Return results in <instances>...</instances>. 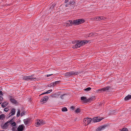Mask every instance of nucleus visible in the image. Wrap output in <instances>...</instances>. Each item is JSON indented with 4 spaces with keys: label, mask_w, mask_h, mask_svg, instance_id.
Returning a JSON list of instances; mask_svg holds the SVG:
<instances>
[{
    "label": "nucleus",
    "mask_w": 131,
    "mask_h": 131,
    "mask_svg": "<svg viewBox=\"0 0 131 131\" xmlns=\"http://www.w3.org/2000/svg\"><path fill=\"white\" fill-rule=\"evenodd\" d=\"M75 2L73 1H71L68 3L65 4V6L68 7V9H74L75 6Z\"/></svg>",
    "instance_id": "f257e3e1"
},
{
    "label": "nucleus",
    "mask_w": 131,
    "mask_h": 131,
    "mask_svg": "<svg viewBox=\"0 0 131 131\" xmlns=\"http://www.w3.org/2000/svg\"><path fill=\"white\" fill-rule=\"evenodd\" d=\"M85 20L82 19H79L73 20V24L75 25H79L83 23Z\"/></svg>",
    "instance_id": "f03ea898"
},
{
    "label": "nucleus",
    "mask_w": 131,
    "mask_h": 131,
    "mask_svg": "<svg viewBox=\"0 0 131 131\" xmlns=\"http://www.w3.org/2000/svg\"><path fill=\"white\" fill-rule=\"evenodd\" d=\"M112 89L111 86H107L106 87H104L102 89H99L97 90L96 91L97 92L100 93L102 91H107L111 90Z\"/></svg>",
    "instance_id": "7ed1b4c3"
},
{
    "label": "nucleus",
    "mask_w": 131,
    "mask_h": 131,
    "mask_svg": "<svg viewBox=\"0 0 131 131\" xmlns=\"http://www.w3.org/2000/svg\"><path fill=\"white\" fill-rule=\"evenodd\" d=\"M79 73L78 72H74V71H71L67 72L65 74V75L66 77L70 76L72 75H77Z\"/></svg>",
    "instance_id": "20e7f679"
},
{
    "label": "nucleus",
    "mask_w": 131,
    "mask_h": 131,
    "mask_svg": "<svg viewBox=\"0 0 131 131\" xmlns=\"http://www.w3.org/2000/svg\"><path fill=\"white\" fill-rule=\"evenodd\" d=\"M92 120V119L91 118L88 117L85 118L83 120L84 125L86 126L88 125L90 123Z\"/></svg>",
    "instance_id": "39448f33"
},
{
    "label": "nucleus",
    "mask_w": 131,
    "mask_h": 131,
    "mask_svg": "<svg viewBox=\"0 0 131 131\" xmlns=\"http://www.w3.org/2000/svg\"><path fill=\"white\" fill-rule=\"evenodd\" d=\"M34 75H32L30 76H25L23 78V79L24 80H26L27 81L32 80L36 79L35 78L31 77H33V76Z\"/></svg>",
    "instance_id": "423d86ee"
},
{
    "label": "nucleus",
    "mask_w": 131,
    "mask_h": 131,
    "mask_svg": "<svg viewBox=\"0 0 131 131\" xmlns=\"http://www.w3.org/2000/svg\"><path fill=\"white\" fill-rule=\"evenodd\" d=\"M15 119V118L14 117L10 120L8 121L9 123L11 125L10 126H12V127L17 125L16 123L15 122L13 121Z\"/></svg>",
    "instance_id": "0eeeda50"
},
{
    "label": "nucleus",
    "mask_w": 131,
    "mask_h": 131,
    "mask_svg": "<svg viewBox=\"0 0 131 131\" xmlns=\"http://www.w3.org/2000/svg\"><path fill=\"white\" fill-rule=\"evenodd\" d=\"M78 42H79V43L80 44V45L81 47L82 46L84 45L85 44L87 43L88 41L87 40H84L83 41L81 40H78Z\"/></svg>",
    "instance_id": "6e6552de"
},
{
    "label": "nucleus",
    "mask_w": 131,
    "mask_h": 131,
    "mask_svg": "<svg viewBox=\"0 0 131 131\" xmlns=\"http://www.w3.org/2000/svg\"><path fill=\"white\" fill-rule=\"evenodd\" d=\"M9 123L8 121L5 123V124L2 125H1V127L3 129H7L8 127L9 124H8Z\"/></svg>",
    "instance_id": "1a4fd4ad"
},
{
    "label": "nucleus",
    "mask_w": 131,
    "mask_h": 131,
    "mask_svg": "<svg viewBox=\"0 0 131 131\" xmlns=\"http://www.w3.org/2000/svg\"><path fill=\"white\" fill-rule=\"evenodd\" d=\"M24 126L23 124L20 125L17 128V131H23L24 129Z\"/></svg>",
    "instance_id": "9d476101"
},
{
    "label": "nucleus",
    "mask_w": 131,
    "mask_h": 131,
    "mask_svg": "<svg viewBox=\"0 0 131 131\" xmlns=\"http://www.w3.org/2000/svg\"><path fill=\"white\" fill-rule=\"evenodd\" d=\"M15 109L14 108H13L11 110L10 113L9 114V115L8 117V118L11 117L12 115H15Z\"/></svg>",
    "instance_id": "9b49d317"
},
{
    "label": "nucleus",
    "mask_w": 131,
    "mask_h": 131,
    "mask_svg": "<svg viewBox=\"0 0 131 131\" xmlns=\"http://www.w3.org/2000/svg\"><path fill=\"white\" fill-rule=\"evenodd\" d=\"M103 119V118L100 119L97 117H95L93 118L92 121L93 122H97L100 121Z\"/></svg>",
    "instance_id": "f8f14e48"
},
{
    "label": "nucleus",
    "mask_w": 131,
    "mask_h": 131,
    "mask_svg": "<svg viewBox=\"0 0 131 131\" xmlns=\"http://www.w3.org/2000/svg\"><path fill=\"white\" fill-rule=\"evenodd\" d=\"M81 101L87 103L89 102V101L88 100V99H87L86 97L82 96L81 97Z\"/></svg>",
    "instance_id": "ddd939ff"
},
{
    "label": "nucleus",
    "mask_w": 131,
    "mask_h": 131,
    "mask_svg": "<svg viewBox=\"0 0 131 131\" xmlns=\"http://www.w3.org/2000/svg\"><path fill=\"white\" fill-rule=\"evenodd\" d=\"M66 26H70L72 25L73 24V21L72 20H69L67 21L66 23Z\"/></svg>",
    "instance_id": "4468645a"
},
{
    "label": "nucleus",
    "mask_w": 131,
    "mask_h": 131,
    "mask_svg": "<svg viewBox=\"0 0 131 131\" xmlns=\"http://www.w3.org/2000/svg\"><path fill=\"white\" fill-rule=\"evenodd\" d=\"M49 99V97L48 96H45L43 97L42 99L40 100V102H43V103H45L46 102V101L48 99Z\"/></svg>",
    "instance_id": "2eb2a0df"
},
{
    "label": "nucleus",
    "mask_w": 131,
    "mask_h": 131,
    "mask_svg": "<svg viewBox=\"0 0 131 131\" xmlns=\"http://www.w3.org/2000/svg\"><path fill=\"white\" fill-rule=\"evenodd\" d=\"M10 97L11 98L10 99V101L14 104H16L17 103V101L14 99L12 98V96H10Z\"/></svg>",
    "instance_id": "dca6fc26"
},
{
    "label": "nucleus",
    "mask_w": 131,
    "mask_h": 131,
    "mask_svg": "<svg viewBox=\"0 0 131 131\" xmlns=\"http://www.w3.org/2000/svg\"><path fill=\"white\" fill-rule=\"evenodd\" d=\"M79 42H78V41H77V44L75 45H74L72 47V48L73 49H75L76 48H77L81 47V46L80 45V44L79 43Z\"/></svg>",
    "instance_id": "f3484780"
},
{
    "label": "nucleus",
    "mask_w": 131,
    "mask_h": 131,
    "mask_svg": "<svg viewBox=\"0 0 131 131\" xmlns=\"http://www.w3.org/2000/svg\"><path fill=\"white\" fill-rule=\"evenodd\" d=\"M106 127L105 126H102L100 127H99L97 128L96 130V131H98L99 130H101L104 129Z\"/></svg>",
    "instance_id": "a211bd4d"
},
{
    "label": "nucleus",
    "mask_w": 131,
    "mask_h": 131,
    "mask_svg": "<svg viewBox=\"0 0 131 131\" xmlns=\"http://www.w3.org/2000/svg\"><path fill=\"white\" fill-rule=\"evenodd\" d=\"M131 99V95H128L126 96L124 100L125 101H126Z\"/></svg>",
    "instance_id": "6ab92c4d"
},
{
    "label": "nucleus",
    "mask_w": 131,
    "mask_h": 131,
    "mask_svg": "<svg viewBox=\"0 0 131 131\" xmlns=\"http://www.w3.org/2000/svg\"><path fill=\"white\" fill-rule=\"evenodd\" d=\"M58 94L57 93H55L51 95V96L52 97H58Z\"/></svg>",
    "instance_id": "aec40b11"
},
{
    "label": "nucleus",
    "mask_w": 131,
    "mask_h": 131,
    "mask_svg": "<svg viewBox=\"0 0 131 131\" xmlns=\"http://www.w3.org/2000/svg\"><path fill=\"white\" fill-rule=\"evenodd\" d=\"M17 125L16 126L12 127L11 129L12 131H17Z\"/></svg>",
    "instance_id": "412c9836"
},
{
    "label": "nucleus",
    "mask_w": 131,
    "mask_h": 131,
    "mask_svg": "<svg viewBox=\"0 0 131 131\" xmlns=\"http://www.w3.org/2000/svg\"><path fill=\"white\" fill-rule=\"evenodd\" d=\"M60 81H57L55 82H54L53 83H52V85L54 86L56 84L59 83L60 82Z\"/></svg>",
    "instance_id": "4be33fe9"
},
{
    "label": "nucleus",
    "mask_w": 131,
    "mask_h": 131,
    "mask_svg": "<svg viewBox=\"0 0 131 131\" xmlns=\"http://www.w3.org/2000/svg\"><path fill=\"white\" fill-rule=\"evenodd\" d=\"M5 118V116L4 114H2L0 115V120H3Z\"/></svg>",
    "instance_id": "5701e85b"
},
{
    "label": "nucleus",
    "mask_w": 131,
    "mask_h": 131,
    "mask_svg": "<svg viewBox=\"0 0 131 131\" xmlns=\"http://www.w3.org/2000/svg\"><path fill=\"white\" fill-rule=\"evenodd\" d=\"M95 35L96 33L95 32H91L88 34V37H89L91 36H94Z\"/></svg>",
    "instance_id": "b1692460"
},
{
    "label": "nucleus",
    "mask_w": 131,
    "mask_h": 131,
    "mask_svg": "<svg viewBox=\"0 0 131 131\" xmlns=\"http://www.w3.org/2000/svg\"><path fill=\"white\" fill-rule=\"evenodd\" d=\"M95 20H99L100 21L101 20V16L100 17H95L94 18Z\"/></svg>",
    "instance_id": "393cba45"
},
{
    "label": "nucleus",
    "mask_w": 131,
    "mask_h": 131,
    "mask_svg": "<svg viewBox=\"0 0 131 131\" xmlns=\"http://www.w3.org/2000/svg\"><path fill=\"white\" fill-rule=\"evenodd\" d=\"M36 124L37 125L36 126H38L39 125H41L40 120L38 119L37 120Z\"/></svg>",
    "instance_id": "a878e982"
},
{
    "label": "nucleus",
    "mask_w": 131,
    "mask_h": 131,
    "mask_svg": "<svg viewBox=\"0 0 131 131\" xmlns=\"http://www.w3.org/2000/svg\"><path fill=\"white\" fill-rule=\"evenodd\" d=\"M24 122L25 124L26 125H28L29 124V123L28 122L27 120H26L25 119L24 120Z\"/></svg>",
    "instance_id": "bb28decb"
},
{
    "label": "nucleus",
    "mask_w": 131,
    "mask_h": 131,
    "mask_svg": "<svg viewBox=\"0 0 131 131\" xmlns=\"http://www.w3.org/2000/svg\"><path fill=\"white\" fill-rule=\"evenodd\" d=\"M7 104L6 103V102L3 103L1 105L2 107L3 108H4L7 105Z\"/></svg>",
    "instance_id": "cd10ccee"
},
{
    "label": "nucleus",
    "mask_w": 131,
    "mask_h": 131,
    "mask_svg": "<svg viewBox=\"0 0 131 131\" xmlns=\"http://www.w3.org/2000/svg\"><path fill=\"white\" fill-rule=\"evenodd\" d=\"M75 112L76 113H78L81 112L80 110V108H78L75 110Z\"/></svg>",
    "instance_id": "c85d7f7f"
},
{
    "label": "nucleus",
    "mask_w": 131,
    "mask_h": 131,
    "mask_svg": "<svg viewBox=\"0 0 131 131\" xmlns=\"http://www.w3.org/2000/svg\"><path fill=\"white\" fill-rule=\"evenodd\" d=\"M95 98L94 96H92L90 98L88 99V100L89 102H90L91 101H93Z\"/></svg>",
    "instance_id": "c756f323"
},
{
    "label": "nucleus",
    "mask_w": 131,
    "mask_h": 131,
    "mask_svg": "<svg viewBox=\"0 0 131 131\" xmlns=\"http://www.w3.org/2000/svg\"><path fill=\"white\" fill-rule=\"evenodd\" d=\"M62 111L63 112L67 111H68V109L67 108L65 107H63L62 108Z\"/></svg>",
    "instance_id": "7c9ffc66"
},
{
    "label": "nucleus",
    "mask_w": 131,
    "mask_h": 131,
    "mask_svg": "<svg viewBox=\"0 0 131 131\" xmlns=\"http://www.w3.org/2000/svg\"><path fill=\"white\" fill-rule=\"evenodd\" d=\"M20 110H18L17 113V114L16 116L17 117H18L20 114Z\"/></svg>",
    "instance_id": "2f4dec72"
},
{
    "label": "nucleus",
    "mask_w": 131,
    "mask_h": 131,
    "mask_svg": "<svg viewBox=\"0 0 131 131\" xmlns=\"http://www.w3.org/2000/svg\"><path fill=\"white\" fill-rule=\"evenodd\" d=\"M40 122L41 125H43L45 123V122L42 120H40Z\"/></svg>",
    "instance_id": "473e14b6"
},
{
    "label": "nucleus",
    "mask_w": 131,
    "mask_h": 131,
    "mask_svg": "<svg viewBox=\"0 0 131 131\" xmlns=\"http://www.w3.org/2000/svg\"><path fill=\"white\" fill-rule=\"evenodd\" d=\"M91 88L90 87H88L87 88L85 89H84V90L86 91H88L91 90Z\"/></svg>",
    "instance_id": "72a5a7b5"
},
{
    "label": "nucleus",
    "mask_w": 131,
    "mask_h": 131,
    "mask_svg": "<svg viewBox=\"0 0 131 131\" xmlns=\"http://www.w3.org/2000/svg\"><path fill=\"white\" fill-rule=\"evenodd\" d=\"M121 131H128L127 128H123L122 130Z\"/></svg>",
    "instance_id": "f704fd0d"
},
{
    "label": "nucleus",
    "mask_w": 131,
    "mask_h": 131,
    "mask_svg": "<svg viewBox=\"0 0 131 131\" xmlns=\"http://www.w3.org/2000/svg\"><path fill=\"white\" fill-rule=\"evenodd\" d=\"M52 91V90L51 89L45 92V93H46V94H48V93H49L50 92H51Z\"/></svg>",
    "instance_id": "c9c22d12"
},
{
    "label": "nucleus",
    "mask_w": 131,
    "mask_h": 131,
    "mask_svg": "<svg viewBox=\"0 0 131 131\" xmlns=\"http://www.w3.org/2000/svg\"><path fill=\"white\" fill-rule=\"evenodd\" d=\"M55 4H53L50 7V9H52L55 6Z\"/></svg>",
    "instance_id": "e433bc0d"
},
{
    "label": "nucleus",
    "mask_w": 131,
    "mask_h": 131,
    "mask_svg": "<svg viewBox=\"0 0 131 131\" xmlns=\"http://www.w3.org/2000/svg\"><path fill=\"white\" fill-rule=\"evenodd\" d=\"M9 109L8 108L6 107L4 109V111L5 112H7L8 111Z\"/></svg>",
    "instance_id": "4c0bfd02"
},
{
    "label": "nucleus",
    "mask_w": 131,
    "mask_h": 131,
    "mask_svg": "<svg viewBox=\"0 0 131 131\" xmlns=\"http://www.w3.org/2000/svg\"><path fill=\"white\" fill-rule=\"evenodd\" d=\"M101 20H105L106 19V17L103 16H101Z\"/></svg>",
    "instance_id": "58836bf2"
},
{
    "label": "nucleus",
    "mask_w": 131,
    "mask_h": 131,
    "mask_svg": "<svg viewBox=\"0 0 131 131\" xmlns=\"http://www.w3.org/2000/svg\"><path fill=\"white\" fill-rule=\"evenodd\" d=\"M3 93L2 92V91L0 90V95L1 96H3Z\"/></svg>",
    "instance_id": "ea45409f"
},
{
    "label": "nucleus",
    "mask_w": 131,
    "mask_h": 131,
    "mask_svg": "<svg viewBox=\"0 0 131 131\" xmlns=\"http://www.w3.org/2000/svg\"><path fill=\"white\" fill-rule=\"evenodd\" d=\"M25 115V112H22L21 113V116H23Z\"/></svg>",
    "instance_id": "a19ab883"
},
{
    "label": "nucleus",
    "mask_w": 131,
    "mask_h": 131,
    "mask_svg": "<svg viewBox=\"0 0 131 131\" xmlns=\"http://www.w3.org/2000/svg\"><path fill=\"white\" fill-rule=\"evenodd\" d=\"M48 86L49 87H51V86H53L52 85V83H51L50 84H49L48 85Z\"/></svg>",
    "instance_id": "79ce46f5"
},
{
    "label": "nucleus",
    "mask_w": 131,
    "mask_h": 131,
    "mask_svg": "<svg viewBox=\"0 0 131 131\" xmlns=\"http://www.w3.org/2000/svg\"><path fill=\"white\" fill-rule=\"evenodd\" d=\"M69 2H68V0H65L64 2V3L67 4V3H68Z\"/></svg>",
    "instance_id": "37998d69"
},
{
    "label": "nucleus",
    "mask_w": 131,
    "mask_h": 131,
    "mask_svg": "<svg viewBox=\"0 0 131 131\" xmlns=\"http://www.w3.org/2000/svg\"><path fill=\"white\" fill-rule=\"evenodd\" d=\"M65 95L63 94V95H61L60 96V97L61 99H63V96Z\"/></svg>",
    "instance_id": "c03bdc74"
},
{
    "label": "nucleus",
    "mask_w": 131,
    "mask_h": 131,
    "mask_svg": "<svg viewBox=\"0 0 131 131\" xmlns=\"http://www.w3.org/2000/svg\"><path fill=\"white\" fill-rule=\"evenodd\" d=\"M25 119L26 120H27L28 121V122L30 123V118H27Z\"/></svg>",
    "instance_id": "a18cd8bd"
},
{
    "label": "nucleus",
    "mask_w": 131,
    "mask_h": 131,
    "mask_svg": "<svg viewBox=\"0 0 131 131\" xmlns=\"http://www.w3.org/2000/svg\"><path fill=\"white\" fill-rule=\"evenodd\" d=\"M2 96H0V100L2 101L3 100V98L2 97Z\"/></svg>",
    "instance_id": "49530a36"
},
{
    "label": "nucleus",
    "mask_w": 131,
    "mask_h": 131,
    "mask_svg": "<svg viewBox=\"0 0 131 131\" xmlns=\"http://www.w3.org/2000/svg\"><path fill=\"white\" fill-rule=\"evenodd\" d=\"M52 75H53V74H47V77H48Z\"/></svg>",
    "instance_id": "de8ad7c7"
},
{
    "label": "nucleus",
    "mask_w": 131,
    "mask_h": 131,
    "mask_svg": "<svg viewBox=\"0 0 131 131\" xmlns=\"http://www.w3.org/2000/svg\"><path fill=\"white\" fill-rule=\"evenodd\" d=\"M71 108L72 110H74L75 109V107L73 106H72L71 107Z\"/></svg>",
    "instance_id": "09e8293b"
},
{
    "label": "nucleus",
    "mask_w": 131,
    "mask_h": 131,
    "mask_svg": "<svg viewBox=\"0 0 131 131\" xmlns=\"http://www.w3.org/2000/svg\"><path fill=\"white\" fill-rule=\"evenodd\" d=\"M46 94V93H45H45H43L41 94L40 95H39V96H40L41 95H43V94Z\"/></svg>",
    "instance_id": "8fccbe9b"
},
{
    "label": "nucleus",
    "mask_w": 131,
    "mask_h": 131,
    "mask_svg": "<svg viewBox=\"0 0 131 131\" xmlns=\"http://www.w3.org/2000/svg\"><path fill=\"white\" fill-rule=\"evenodd\" d=\"M77 118H75L74 120H75V121H76L77 120Z\"/></svg>",
    "instance_id": "3c124183"
},
{
    "label": "nucleus",
    "mask_w": 131,
    "mask_h": 131,
    "mask_svg": "<svg viewBox=\"0 0 131 131\" xmlns=\"http://www.w3.org/2000/svg\"><path fill=\"white\" fill-rule=\"evenodd\" d=\"M3 113L1 111H0V114H2Z\"/></svg>",
    "instance_id": "603ef678"
},
{
    "label": "nucleus",
    "mask_w": 131,
    "mask_h": 131,
    "mask_svg": "<svg viewBox=\"0 0 131 131\" xmlns=\"http://www.w3.org/2000/svg\"><path fill=\"white\" fill-rule=\"evenodd\" d=\"M1 131H5L4 130H1Z\"/></svg>",
    "instance_id": "864d4df0"
},
{
    "label": "nucleus",
    "mask_w": 131,
    "mask_h": 131,
    "mask_svg": "<svg viewBox=\"0 0 131 131\" xmlns=\"http://www.w3.org/2000/svg\"><path fill=\"white\" fill-rule=\"evenodd\" d=\"M1 103L0 102V104H1Z\"/></svg>",
    "instance_id": "5fc2aeb1"
},
{
    "label": "nucleus",
    "mask_w": 131,
    "mask_h": 131,
    "mask_svg": "<svg viewBox=\"0 0 131 131\" xmlns=\"http://www.w3.org/2000/svg\"><path fill=\"white\" fill-rule=\"evenodd\" d=\"M0 131H1V130H0Z\"/></svg>",
    "instance_id": "6e6d98bb"
}]
</instances>
